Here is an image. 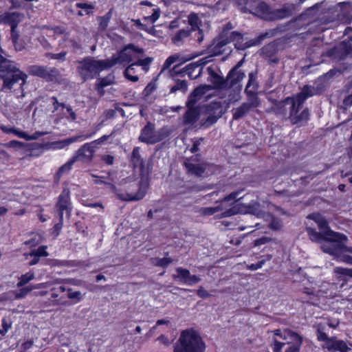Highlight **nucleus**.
Masks as SVG:
<instances>
[{"label": "nucleus", "instance_id": "obj_17", "mask_svg": "<svg viewBox=\"0 0 352 352\" xmlns=\"http://www.w3.org/2000/svg\"><path fill=\"white\" fill-rule=\"evenodd\" d=\"M225 206L222 205V203H219L217 206L214 207H203L200 209V213L204 216H210L217 212H222L219 215V218H224L233 216L239 212V208L234 206L228 209H226Z\"/></svg>", "mask_w": 352, "mask_h": 352}, {"label": "nucleus", "instance_id": "obj_32", "mask_svg": "<svg viewBox=\"0 0 352 352\" xmlns=\"http://www.w3.org/2000/svg\"><path fill=\"white\" fill-rule=\"evenodd\" d=\"M247 98V103L252 109L259 107L261 105V100L258 97V91H244Z\"/></svg>", "mask_w": 352, "mask_h": 352}, {"label": "nucleus", "instance_id": "obj_22", "mask_svg": "<svg viewBox=\"0 0 352 352\" xmlns=\"http://www.w3.org/2000/svg\"><path fill=\"white\" fill-rule=\"evenodd\" d=\"M287 336L289 337L292 342H288V347L285 352H300V347L302 343V338L297 333L287 330L285 331Z\"/></svg>", "mask_w": 352, "mask_h": 352}, {"label": "nucleus", "instance_id": "obj_56", "mask_svg": "<svg viewBox=\"0 0 352 352\" xmlns=\"http://www.w3.org/2000/svg\"><path fill=\"white\" fill-rule=\"evenodd\" d=\"M178 60H179V56L177 54L168 56L166 58V60L164 61V63L162 65V69H168L171 66V65H173L174 63H175Z\"/></svg>", "mask_w": 352, "mask_h": 352}, {"label": "nucleus", "instance_id": "obj_1", "mask_svg": "<svg viewBox=\"0 0 352 352\" xmlns=\"http://www.w3.org/2000/svg\"><path fill=\"white\" fill-rule=\"evenodd\" d=\"M307 218L313 220L318 225L319 230L324 235L334 238V240H332V244L325 252L336 256L343 263L352 265V247H348L344 244V242L348 240L347 236L344 234L331 230L327 219L319 212L309 214Z\"/></svg>", "mask_w": 352, "mask_h": 352}, {"label": "nucleus", "instance_id": "obj_44", "mask_svg": "<svg viewBox=\"0 0 352 352\" xmlns=\"http://www.w3.org/2000/svg\"><path fill=\"white\" fill-rule=\"evenodd\" d=\"M188 89V83L185 80H177L175 85H173L170 89L169 94H174L177 91H180L182 92H186Z\"/></svg>", "mask_w": 352, "mask_h": 352}, {"label": "nucleus", "instance_id": "obj_37", "mask_svg": "<svg viewBox=\"0 0 352 352\" xmlns=\"http://www.w3.org/2000/svg\"><path fill=\"white\" fill-rule=\"evenodd\" d=\"M136 65L135 63H132L130 65H127L124 70V76L129 81L136 82L139 80V77L136 75V71L135 69Z\"/></svg>", "mask_w": 352, "mask_h": 352}, {"label": "nucleus", "instance_id": "obj_18", "mask_svg": "<svg viewBox=\"0 0 352 352\" xmlns=\"http://www.w3.org/2000/svg\"><path fill=\"white\" fill-rule=\"evenodd\" d=\"M96 147L94 142H87L82 145L73 155L78 161L90 162L92 161Z\"/></svg>", "mask_w": 352, "mask_h": 352}, {"label": "nucleus", "instance_id": "obj_45", "mask_svg": "<svg viewBox=\"0 0 352 352\" xmlns=\"http://www.w3.org/2000/svg\"><path fill=\"white\" fill-rule=\"evenodd\" d=\"M35 278V274L34 272L32 270L29 271L28 272L22 274L21 277L19 278V281L17 283V287H21L23 285H26L31 280H32Z\"/></svg>", "mask_w": 352, "mask_h": 352}, {"label": "nucleus", "instance_id": "obj_6", "mask_svg": "<svg viewBox=\"0 0 352 352\" xmlns=\"http://www.w3.org/2000/svg\"><path fill=\"white\" fill-rule=\"evenodd\" d=\"M148 184L141 180L138 182H131L120 189L116 188L115 193L118 198L122 201H139L146 194Z\"/></svg>", "mask_w": 352, "mask_h": 352}, {"label": "nucleus", "instance_id": "obj_53", "mask_svg": "<svg viewBox=\"0 0 352 352\" xmlns=\"http://www.w3.org/2000/svg\"><path fill=\"white\" fill-rule=\"evenodd\" d=\"M12 321L6 318H3L1 320V326L2 329H0V334L1 336H5L9 329L12 327Z\"/></svg>", "mask_w": 352, "mask_h": 352}, {"label": "nucleus", "instance_id": "obj_19", "mask_svg": "<svg viewBox=\"0 0 352 352\" xmlns=\"http://www.w3.org/2000/svg\"><path fill=\"white\" fill-rule=\"evenodd\" d=\"M175 271L177 274H173V278L186 285H193L201 280V278L199 276L192 275L190 271L187 269L178 267L175 269Z\"/></svg>", "mask_w": 352, "mask_h": 352}, {"label": "nucleus", "instance_id": "obj_64", "mask_svg": "<svg viewBox=\"0 0 352 352\" xmlns=\"http://www.w3.org/2000/svg\"><path fill=\"white\" fill-rule=\"evenodd\" d=\"M156 89V85L153 82H149L144 89L146 96L151 94Z\"/></svg>", "mask_w": 352, "mask_h": 352}, {"label": "nucleus", "instance_id": "obj_52", "mask_svg": "<svg viewBox=\"0 0 352 352\" xmlns=\"http://www.w3.org/2000/svg\"><path fill=\"white\" fill-rule=\"evenodd\" d=\"M67 54V52L66 51H62L57 54L48 52L45 54V56L50 59L64 61L66 59Z\"/></svg>", "mask_w": 352, "mask_h": 352}, {"label": "nucleus", "instance_id": "obj_49", "mask_svg": "<svg viewBox=\"0 0 352 352\" xmlns=\"http://www.w3.org/2000/svg\"><path fill=\"white\" fill-rule=\"evenodd\" d=\"M98 129H99V127L96 130L93 131L92 133L72 137V138L67 139L65 141L67 144H70V143L75 142H77L79 140L82 141V140L89 139V138H91L96 133L97 130H98Z\"/></svg>", "mask_w": 352, "mask_h": 352}, {"label": "nucleus", "instance_id": "obj_15", "mask_svg": "<svg viewBox=\"0 0 352 352\" xmlns=\"http://www.w3.org/2000/svg\"><path fill=\"white\" fill-rule=\"evenodd\" d=\"M270 101L272 103V106L266 111L267 113H274L278 118L285 119L287 116L286 106L289 104L292 107V102L294 101L293 98L287 96L281 100L272 99Z\"/></svg>", "mask_w": 352, "mask_h": 352}, {"label": "nucleus", "instance_id": "obj_59", "mask_svg": "<svg viewBox=\"0 0 352 352\" xmlns=\"http://www.w3.org/2000/svg\"><path fill=\"white\" fill-rule=\"evenodd\" d=\"M204 141L203 138H199V139H197L193 141V144L192 147L190 148V151L192 153H196L197 152L199 151V146L201 145V142Z\"/></svg>", "mask_w": 352, "mask_h": 352}, {"label": "nucleus", "instance_id": "obj_30", "mask_svg": "<svg viewBox=\"0 0 352 352\" xmlns=\"http://www.w3.org/2000/svg\"><path fill=\"white\" fill-rule=\"evenodd\" d=\"M279 32H280V30L278 27L274 29L268 30L266 32L260 34L254 39L250 40V42H252L254 46L259 45L265 38H272L276 36Z\"/></svg>", "mask_w": 352, "mask_h": 352}, {"label": "nucleus", "instance_id": "obj_20", "mask_svg": "<svg viewBox=\"0 0 352 352\" xmlns=\"http://www.w3.org/2000/svg\"><path fill=\"white\" fill-rule=\"evenodd\" d=\"M230 43H234V47L239 50H245L252 46H254L252 42L249 41L244 42V38L243 34L233 31L229 34H228Z\"/></svg>", "mask_w": 352, "mask_h": 352}, {"label": "nucleus", "instance_id": "obj_14", "mask_svg": "<svg viewBox=\"0 0 352 352\" xmlns=\"http://www.w3.org/2000/svg\"><path fill=\"white\" fill-rule=\"evenodd\" d=\"M0 78L3 80L1 91H10L13 86L21 80V85L25 84L27 79V75L19 69L8 74H0Z\"/></svg>", "mask_w": 352, "mask_h": 352}, {"label": "nucleus", "instance_id": "obj_31", "mask_svg": "<svg viewBox=\"0 0 352 352\" xmlns=\"http://www.w3.org/2000/svg\"><path fill=\"white\" fill-rule=\"evenodd\" d=\"M306 231L307 232V234L309 235V239L314 242L326 241L332 243V240H334V238L328 237L320 230L319 232H317L314 228L311 227H307Z\"/></svg>", "mask_w": 352, "mask_h": 352}, {"label": "nucleus", "instance_id": "obj_4", "mask_svg": "<svg viewBox=\"0 0 352 352\" xmlns=\"http://www.w3.org/2000/svg\"><path fill=\"white\" fill-rule=\"evenodd\" d=\"M110 69L107 59L97 60L94 56H85L78 61L76 72L83 81L97 78L101 72Z\"/></svg>", "mask_w": 352, "mask_h": 352}, {"label": "nucleus", "instance_id": "obj_55", "mask_svg": "<svg viewBox=\"0 0 352 352\" xmlns=\"http://www.w3.org/2000/svg\"><path fill=\"white\" fill-rule=\"evenodd\" d=\"M92 177L96 178V179L94 180V184H103L106 186H108L115 192V190L116 188V186L111 183L104 181V179H105V177H100V176H97L96 175H92Z\"/></svg>", "mask_w": 352, "mask_h": 352}, {"label": "nucleus", "instance_id": "obj_57", "mask_svg": "<svg viewBox=\"0 0 352 352\" xmlns=\"http://www.w3.org/2000/svg\"><path fill=\"white\" fill-rule=\"evenodd\" d=\"M153 58L151 57H146L143 59H138L134 62L136 66H142L144 69H148V66L151 63Z\"/></svg>", "mask_w": 352, "mask_h": 352}, {"label": "nucleus", "instance_id": "obj_16", "mask_svg": "<svg viewBox=\"0 0 352 352\" xmlns=\"http://www.w3.org/2000/svg\"><path fill=\"white\" fill-rule=\"evenodd\" d=\"M202 71V63L199 62L190 63L180 69V65H176L173 68V72L176 75L183 76L187 74L190 79H196Z\"/></svg>", "mask_w": 352, "mask_h": 352}, {"label": "nucleus", "instance_id": "obj_39", "mask_svg": "<svg viewBox=\"0 0 352 352\" xmlns=\"http://www.w3.org/2000/svg\"><path fill=\"white\" fill-rule=\"evenodd\" d=\"M252 111L251 107L247 103H242L232 113V119L237 120Z\"/></svg>", "mask_w": 352, "mask_h": 352}, {"label": "nucleus", "instance_id": "obj_42", "mask_svg": "<svg viewBox=\"0 0 352 352\" xmlns=\"http://www.w3.org/2000/svg\"><path fill=\"white\" fill-rule=\"evenodd\" d=\"M75 6L78 8H80L84 10V12L81 10H79L77 12L78 16H82L85 14H90L93 12L95 7L92 3H76Z\"/></svg>", "mask_w": 352, "mask_h": 352}, {"label": "nucleus", "instance_id": "obj_3", "mask_svg": "<svg viewBox=\"0 0 352 352\" xmlns=\"http://www.w3.org/2000/svg\"><path fill=\"white\" fill-rule=\"evenodd\" d=\"M206 344L193 328L183 330L174 344L173 352H205Z\"/></svg>", "mask_w": 352, "mask_h": 352}, {"label": "nucleus", "instance_id": "obj_23", "mask_svg": "<svg viewBox=\"0 0 352 352\" xmlns=\"http://www.w3.org/2000/svg\"><path fill=\"white\" fill-rule=\"evenodd\" d=\"M207 70L209 74V80L213 84L214 87L226 90L227 82L226 78L219 75L211 67H208Z\"/></svg>", "mask_w": 352, "mask_h": 352}, {"label": "nucleus", "instance_id": "obj_2", "mask_svg": "<svg viewBox=\"0 0 352 352\" xmlns=\"http://www.w3.org/2000/svg\"><path fill=\"white\" fill-rule=\"evenodd\" d=\"M315 94L314 88L306 85H305L301 91L297 94L291 96L293 98L292 107H289V112L288 118L293 124L305 125L310 118V112L307 107L303 109L300 113V110L302 109L305 100L309 98L312 97Z\"/></svg>", "mask_w": 352, "mask_h": 352}, {"label": "nucleus", "instance_id": "obj_27", "mask_svg": "<svg viewBox=\"0 0 352 352\" xmlns=\"http://www.w3.org/2000/svg\"><path fill=\"white\" fill-rule=\"evenodd\" d=\"M10 36L16 51L21 52L25 49L27 43L23 38L20 37L19 32L16 30V25H12Z\"/></svg>", "mask_w": 352, "mask_h": 352}, {"label": "nucleus", "instance_id": "obj_50", "mask_svg": "<svg viewBox=\"0 0 352 352\" xmlns=\"http://www.w3.org/2000/svg\"><path fill=\"white\" fill-rule=\"evenodd\" d=\"M155 263H154V265L162 268H166L173 262V259L170 257L155 258Z\"/></svg>", "mask_w": 352, "mask_h": 352}, {"label": "nucleus", "instance_id": "obj_43", "mask_svg": "<svg viewBox=\"0 0 352 352\" xmlns=\"http://www.w3.org/2000/svg\"><path fill=\"white\" fill-rule=\"evenodd\" d=\"M192 32L189 30V28L186 29H181L177 32V33L172 37V41L175 44H178L184 38L188 37Z\"/></svg>", "mask_w": 352, "mask_h": 352}, {"label": "nucleus", "instance_id": "obj_35", "mask_svg": "<svg viewBox=\"0 0 352 352\" xmlns=\"http://www.w3.org/2000/svg\"><path fill=\"white\" fill-rule=\"evenodd\" d=\"M17 69H19L12 65L11 60L7 59L0 54V74H2V73H6V74H8Z\"/></svg>", "mask_w": 352, "mask_h": 352}, {"label": "nucleus", "instance_id": "obj_21", "mask_svg": "<svg viewBox=\"0 0 352 352\" xmlns=\"http://www.w3.org/2000/svg\"><path fill=\"white\" fill-rule=\"evenodd\" d=\"M129 162L133 169L138 168L140 175L144 174L146 171L145 162L140 155V148L139 146H135L133 148Z\"/></svg>", "mask_w": 352, "mask_h": 352}, {"label": "nucleus", "instance_id": "obj_62", "mask_svg": "<svg viewBox=\"0 0 352 352\" xmlns=\"http://www.w3.org/2000/svg\"><path fill=\"white\" fill-rule=\"evenodd\" d=\"M336 272L340 275L352 277V269L338 267L336 269Z\"/></svg>", "mask_w": 352, "mask_h": 352}, {"label": "nucleus", "instance_id": "obj_9", "mask_svg": "<svg viewBox=\"0 0 352 352\" xmlns=\"http://www.w3.org/2000/svg\"><path fill=\"white\" fill-rule=\"evenodd\" d=\"M29 75L45 80L47 82L56 83L62 79V74L55 67L31 65L27 68Z\"/></svg>", "mask_w": 352, "mask_h": 352}, {"label": "nucleus", "instance_id": "obj_12", "mask_svg": "<svg viewBox=\"0 0 352 352\" xmlns=\"http://www.w3.org/2000/svg\"><path fill=\"white\" fill-rule=\"evenodd\" d=\"M71 191L68 188H64L58 195L54 206V211L57 216H63L64 212L70 216L72 210Z\"/></svg>", "mask_w": 352, "mask_h": 352}, {"label": "nucleus", "instance_id": "obj_61", "mask_svg": "<svg viewBox=\"0 0 352 352\" xmlns=\"http://www.w3.org/2000/svg\"><path fill=\"white\" fill-rule=\"evenodd\" d=\"M50 100L54 107V111H57L59 109V107L65 108L67 106L63 102H59L58 98L56 96L51 97Z\"/></svg>", "mask_w": 352, "mask_h": 352}, {"label": "nucleus", "instance_id": "obj_46", "mask_svg": "<svg viewBox=\"0 0 352 352\" xmlns=\"http://www.w3.org/2000/svg\"><path fill=\"white\" fill-rule=\"evenodd\" d=\"M67 292V298L72 300L75 304L80 302L83 299L82 294L80 291H73L72 288H68Z\"/></svg>", "mask_w": 352, "mask_h": 352}, {"label": "nucleus", "instance_id": "obj_38", "mask_svg": "<svg viewBox=\"0 0 352 352\" xmlns=\"http://www.w3.org/2000/svg\"><path fill=\"white\" fill-rule=\"evenodd\" d=\"M257 10L265 20L273 21V19L270 18L272 16L273 10L267 3L261 2L257 7Z\"/></svg>", "mask_w": 352, "mask_h": 352}, {"label": "nucleus", "instance_id": "obj_60", "mask_svg": "<svg viewBox=\"0 0 352 352\" xmlns=\"http://www.w3.org/2000/svg\"><path fill=\"white\" fill-rule=\"evenodd\" d=\"M58 221L54 226V232L56 233V235H58L63 226V216H58Z\"/></svg>", "mask_w": 352, "mask_h": 352}, {"label": "nucleus", "instance_id": "obj_24", "mask_svg": "<svg viewBox=\"0 0 352 352\" xmlns=\"http://www.w3.org/2000/svg\"><path fill=\"white\" fill-rule=\"evenodd\" d=\"M230 43L228 32L223 30L219 36L213 40L211 47L212 52L214 54H219L223 52V47Z\"/></svg>", "mask_w": 352, "mask_h": 352}, {"label": "nucleus", "instance_id": "obj_7", "mask_svg": "<svg viewBox=\"0 0 352 352\" xmlns=\"http://www.w3.org/2000/svg\"><path fill=\"white\" fill-rule=\"evenodd\" d=\"M316 335L319 342H324L322 348L329 352H349L351 350L344 340L336 336L329 337L325 332V327L322 324H318Z\"/></svg>", "mask_w": 352, "mask_h": 352}, {"label": "nucleus", "instance_id": "obj_8", "mask_svg": "<svg viewBox=\"0 0 352 352\" xmlns=\"http://www.w3.org/2000/svg\"><path fill=\"white\" fill-rule=\"evenodd\" d=\"M144 50L129 43L124 45L116 54H113L110 58H107L109 67L111 68L116 65H119L123 67L131 63L134 58L135 54H142Z\"/></svg>", "mask_w": 352, "mask_h": 352}, {"label": "nucleus", "instance_id": "obj_40", "mask_svg": "<svg viewBox=\"0 0 352 352\" xmlns=\"http://www.w3.org/2000/svg\"><path fill=\"white\" fill-rule=\"evenodd\" d=\"M42 264L48 265L51 267H69L70 261L68 260H59L56 258H46L42 261Z\"/></svg>", "mask_w": 352, "mask_h": 352}, {"label": "nucleus", "instance_id": "obj_63", "mask_svg": "<svg viewBox=\"0 0 352 352\" xmlns=\"http://www.w3.org/2000/svg\"><path fill=\"white\" fill-rule=\"evenodd\" d=\"M197 295L202 298H207L210 296V294L208 293L207 290H206L202 286H200L199 288L197 290Z\"/></svg>", "mask_w": 352, "mask_h": 352}, {"label": "nucleus", "instance_id": "obj_25", "mask_svg": "<svg viewBox=\"0 0 352 352\" xmlns=\"http://www.w3.org/2000/svg\"><path fill=\"white\" fill-rule=\"evenodd\" d=\"M200 108H187L182 117L184 125H193L199 120Z\"/></svg>", "mask_w": 352, "mask_h": 352}, {"label": "nucleus", "instance_id": "obj_13", "mask_svg": "<svg viewBox=\"0 0 352 352\" xmlns=\"http://www.w3.org/2000/svg\"><path fill=\"white\" fill-rule=\"evenodd\" d=\"M200 157L201 155L198 153L185 159L183 166L188 175L201 177L204 174L206 170V166L201 164H196L200 161Z\"/></svg>", "mask_w": 352, "mask_h": 352}, {"label": "nucleus", "instance_id": "obj_34", "mask_svg": "<svg viewBox=\"0 0 352 352\" xmlns=\"http://www.w3.org/2000/svg\"><path fill=\"white\" fill-rule=\"evenodd\" d=\"M258 78V72L257 70L252 71L248 74V81L246 85L244 91H258L260 85L259 82L257 80Z\"/></svg>", "mask_w": 352, "mask_h": 352}, {"label": "nucleus", "instance_id": "obj_41", "mask_svg": "<svg viewBox=\"0 0 352 352\" xmlns=\"http://www.w3.org/2000/svg\"><path fill=\"white\" fill-rule=\"evenodd\" d=\"M47 245H40L36 249H32L30 252L25 253V256L26 258H28V256H36V257H47L49 255L48 252L47 251Z\"/></svg>", "mask_w": 352, "mask_h": 352}, {"label": "nucleus", "instance_id": "obj_58", "mask_svg": "<svg viewBox=\"0 0 352 352\" xmlns=\"http://www.w3.org/2000/svg\"><path fill=\"white\" fill-rule=\"evenodd\" d=\"M285 344V342H281L278 341L276 339H274L273 343L272 344V349L273 352H282V349Z\"/></svg>", "mask_w": 352, "mask_h": 352}, {"label": "nucleus", "instance_id": "obj_33", "mask_svg": "<svg viewBox=\"0 0 352 352\" xmlns=\"http://www.w3.org/2000/svg\"><path fill=\"white\" fill-rule=\"evenodd\" d=\"M261 52L265 58L270 59L273 63H278V58L272 59L277 53V45L274 42L270 43L265 45L261 49Z\"/></svg>", "mask_w": 352, "mask_h": 352}, {"label": "nucleus", "instance_id": "obj_54", "mask_svg": "<svg viewBox=\"0 0 352 352\" xmlns=\"http://www.w3.org/2000/svg\"><path fill=\"white\" fill-rule=\"evenodd\" d=\"M111 19V13L110 12H107L103 16L99 18V26L102 30H104L107 29L109 22Z\"/></svg>", "mask_w": 352, "mask_h": 352}, {"label": "nucleus", "instance_id": "obj_11", "mask_svg": "<svg viewBox=\"0 0 352 352\" xmlns=\"http://www.w3.org/2000/svg\"><path fill=\"white\" fill-rule=\"evenodd\" d=\"M226 113L221 101H212L205 107L207 118L201 120V125L205 129L210 128Z\"/></svg>", "mask_w": 352, "mask_h": 352}, {"label": "nucleus", "instance_id": "obj_26", "mask_svg": "<svg viewBox=\"0 0 352 352\" xmlns=\"http://www.w3.org/2000/svg\"><path fill=\"white\" fill-rule=\"evenodd\" d=\"M188 24L190 25V28L189 30L191 32L199 31V36L197 38V41L199 43H201L204 38L203 30L200 29L199 25L201 24L200 19L197 15V14L195 12H191L188 16Z\"/></svg>", "mask_w": 352, "mask_h": 352}, {"label": "nucleus", "instance_id": "obj_10", "mask_svg": "<svg viewBox=\"0 0 352 352\" xmlns=\"http://www.w3.org/2000/svg\"><path fill=\"white\" fill-rule=\"evenodd\" d=\"M168 135V133L162 129L155 130V124L150 121L141 129L138 140L147 144H155L162 141Z\"/></svg>", "mask_w": 352, "mask_h": 352}, {"label": "nucleus", "instance_id": "obj_29", "mask_svg": "<svg viewBox=\"0 0 352 352\" xmlns=\"http://www.w3.org/2000/svg\"><path fill=\"white\" fill-rule=\"evenodd\" d=\"M294 9V6L293 4L284 6L282 8L273 10V14L272 16H270V19H273L274 20L281 19L288 16H290L293 14V10Z\"/></svg>", "mask_w": 352, "mask_h": 352}, {"label": "nucleus", "instance_id": "obj_47", "mask_svg": "<svg viewBox=\"0 0 352 352\" xmlns=\"http://www.w3.org/2000/svg\"><path fill=\"white\" fill-rule=\"evenodd\" d=\"M46 145L41 143L34 142L32 144L31 148L30 151L31 152V155L34 156H39L43 153L44 149L45 148Z\"/></svg>", "mask_w": 352, "mask_h": 352}, {"label": "nucleus", "instance_id": "obj_36", "mask_svg": "<svg viewBox=\"0 0 352 352\" xmlns=\"http://www.w3.org/2000/svg\"><path fill=\"white\" fill-rule=\"evenodd\" d=\"M203 94L202 89L200 87L195 88L192 92L190 94L188 98L186 106L187 108H199L198 106H195L199 96Z\"/></svg>", "mask_w": 352, "mask_h": 352}, {"label": "nucleus", "instance_id": "obj_51", "mask_svg": "<svg viewBox=\"0 0 352 352\" xmlns=\"http://www.w3.org/2000/svg\"><path fill=\"white\" fill-rule=\"evenodd\" d=\"M77 160L74 158V157L72 156V157L67 163H65L58 168L56 173V175H58V177H60L63 173L70 170L73 164Z\"/></svg>", "mask_w": 352, "mask_h": 352}, {"label": "nucleus", "instance_id": "obj_28", "mask_svg": "<svg viewBox=\"0 0 352 352\" xmlns=\"http://www.w3.org/2000/svg\"><path fill=\"white\" fill-rule=\"evenodd\" d=\"M245 75L244 72H236L229 78V72L228 73L226 80L227 82L226 85V90L230 89L231 88L235 87L239 85V91H240L241 89V85H239L241 82L243 80Z\"/></svg>", "mask_w": 352, "mask_h": 352}, {"label": "nucleus", "instance_id": "obj_48", "mask_svg": "<svg viewBox=\"0 0 352 352\" xmlns=\"http://www.w3.org/2000/svg\"><path fill=\"white\" fill-rule=\"evenodd\" d=\"M111 84V81L107 77L99 78L96 83V89L100 94H103V89Z\"/></svg>", "mask_w": 352, "mask_h": 352}, {"label": "nucleus", "instance_id": "obj_5", "mask_svg": "<svg viewBox=\"0 0 352 352\" xmlns=\"http://www.w3.org/2000/svg\"><path fill=\"white\" fill-rule=\"evenodd\" d=\"M318 8V6L316 4L296 18V20L307 21L304 25L308 26L307 32L310 34H321L327 29L326 25L329 23L327 18L317 16Z\"/></svg>", "mask_w": 352, "mask_h": 352}]
</instances>
